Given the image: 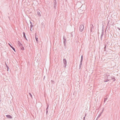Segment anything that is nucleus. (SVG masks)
<instances>
[{"instance_id": "f257e3e1", "label": "nucleus", "mask_w": 120, "mask_h": 120, "mask_svg": "<svg viewBox=\"0 0 120 120\" xmlns=\"http://www.w3.org/2000/svg\"><path fill=\"white\" fill-rule=\"evenodd\" d=\"M63 39L64 40L63 43L64 45V48L66 49V37H65L64 36H63Z\"/></svg>"}, {"instance_id": "f03ea898", "label": "nucleus", "mask_w": 120, "mask_h": 120, "mask_svg": "<svg viewBox=\"0 0 120 120\" xmlns=\"http://www.w3.org/2000/svg\"><path fill=\"white\" fill-rule=\"evenodd\" d=\"M84 26L82 25H81L80 26L79 30L81 32H82L84 29Z\"/></svg>"}, {"instance_id": "7ed1b4c3", "label": "nucleus", "mask_w": 120, "mask_h": 120, "mask_svg": "<svg viewBox=\"0 0 120 120\" xmlns=\"http://www.w3.org/2000/svg\"><path fill=\"white\" fill-rule=\"evenodd\" d=\"M63 63H64L65 65V66H64V67L65 68L66 67V66L67 65V62L66 60L65 59H64L63 60Z\"/></svg>"}, {"instance_id": "20e7f679", "label": "nucleus", "mask_w": 120, "mask_h": 120, "mask_svg": "<svg viewBox=\"0 0 120 120\" xmlns=\"http://www.w3.org/2000/svg\"><path fill=\"white\" fill-rule=\"evenodd\" d=\"M104 35V30H102V32L101 34V35L100 37L101 40L102 41V38L103 36Z\"/></svg>"}, {"instance_id": "39448f33", "label": "nucleus", "mask_w": 120, "mask_h": 120, "mask_svg": "<svg viewBox=\"0 0 120 120\" xmlns=\"http://www.w3.org/2000/svg\"><path fill=\"white\" fill-rule=\"evenodd\" d=\"M104 43L105 47H104V51H105L106 50V47L107 45L108 44V42L106 43Z\"/></svg>"}, {"instance_id": "423d86ee", "label": "nucleus", "mask_w": 120, "mask_h": 120, "mask_svg": "<svg viewBox=\"0 0 120 120\" xmlns=\"http://www.w3.org/2000/svg\"><path fill=\"white\" fill-rule=\"evenodd\" d=\"M6 116L9 119H12V117L10 115H6Z\"/></svg>"}, {"instance_id": "0eeeda50", "label": "nucleus", "mask_w": 120, "mask_h": 120, "mask_svg": "<svg viewBox=\"0 0 120 120\" xmlns=\"http://www.w3.org/2000/svg\"><path fill=\"white\" fill-rule=\"evenodd\" d=\"M8 45L10 46L12 49L15 51V49L14 48V47L13 46H12L11 45L9 44L8 43Z\"/></svg>"}, {"instance_id": "6e6552de", "label": "nucleus", "mask_w": 120, "mask_h": 120, "mask_svg": "<svg viewBox=\"0 0 120 120\" xmlns=\"http://www.w3.org/2000/svg\"><path fill=\"white\" fill-rule=\"evenodd\" d=\"M19 47H20V49L22 50H24V47L22 46V45L20 46H19Z\"/></svg>"}, {"instance_id": "1a4fd4ad", "label": "nucleus", "mask_w": 120, "mask_h": 120, "mask_svg": "<svg viewBox=\"0 0 120 120\" xmlns=\"http://www.w3.org/2000/svg\"><path fill=\"white\" fill-rule=\"evenodd\" d=\"M94 28V26L92 24V26H91V27L90 28V32H92V29H93Z\"/></svg>"}, {"instance_id": "9d476101", "label": "nucleus", "mask_w": 120, "mask_h": 120, "mask_svg": "<svg viewBox=\"0 0 120 120\" xmlns=\"http://www.w3.org/2000/svg\"><path fill=\"white\" fill-rule=\"evenodd\" d=\"M112 79L113 80V82L115 81L116 79L114 76H112L111 77Z\"/></svg>"}, {"instance_id": "9b49d317", "label": "nucleus", "mask_w": 120, "mask_h": 120, "mask_svg": "<svg viewBox=\"0 0 120 120\" xmlns=\"http://www.w3.org/2000/svg\"><path fill=\"white\" fill-rule=\"evenodd\" d=\"M47 108H46V115H47V113H48V107H49V105H47Z\"/></svg>"}, {"instance_id": "f8f14e48", "label": "nucleus", "mask_w": 120, "mask_h": 120, "mask_svg": "<svg viewBox=\"0 0 120 120\" xmlns=\"http://www.w3.org/2000/svg\"><path fill=\"white\" fill-rule=\"evenodd\" d=\"M18 45L19 46L22 45L21 43H20V42L19 41H18Z\"/></svg>"}, {"instance_id": "ddd939ff", "label": "nucleus", "mask_w": 120, "mask_h": 120, "mask_svg": "<svg viewBox=\"0 0 120 120\" xmlns=\"http://www.w3.org/2000/svg\"><path fill=\"white\" fill-rule=\"evenodd\" d=\"M36 34V33H35V38H36V41L37 42V41H38V38H37V35Z\"/></svg>"}, {"instance_id": "4468645a", "label": "nucleus", "mask_w": 120, "mask_h": 120, "mask_svg": "<svg viewBox=\"0 0 120 120\" xmlns=\"http://www.w3.org/2000/svg\"><path fill=\"white\" fill-rule=\"evenodd\" d=\"M23 37L24 38H26V35H25V33L24 32H23Z\"/></svg>"}, {"instance_id": "2eb2a0df", "label": "nucleus", "mask_w": 120, "mask_h": 120, "mask_svg": "<svg viewBox=\"0 0 120 120\" xmlns=\"http://www.w3.org/2000/svg\"><path fill=\"white\" fill-rule=\"evenodd\" d=\"M37 14H38V16H41L40 13V12L39 11H38V12H37Z\"/></svg>"}, {"instance_id": "dca6fc26", "label": "nucleus", "mask_w": 120, "mask_h": 120, "mask_svg": "<svg viewBox=\"0 0 120 120\" xmlns=\"http://www.w3.org/2000/svg\"><path fill=\"white\" fill-rule=\"evenodd\" d=\"M33 25H32V24H31L30 26V30H31V31H32L31 29L32 28V27L33 26Z\"/></svg>"}, {"instance_id": "f3484780", "label": "nucleus", "mask_w": 120, "mask_h": 120, "mask_svg": "<svg viewBox=\"0 0 120 120\" xmlns=\"http://www.w3.org/2000/svg\"><path fill=\"white\" fill-rule=\"evenodd\" d=\"M5 64H6V68L7 69V71H8V70H9V67H8V66H7V65L6 64V63H5Z\"/></svg>"}, {"instance_id": "a211bd4d", "label": "nucleus", "mask_w": 120, "mask_h": 120, "mask_svg": "<svg viewBox=\"0 0 120 120\" xmlns=\"http://www.w3.org/2000/svg\"><path fill=\"white\" fill-rule=\"evenodd\" d=\"M56 4H54V8L55 9H56Z\"/></svg>"}, {"instance_id": "6ab92c4d", "label": "nucleus", "mask_w": 120, "mask_h": 120, "mask_svg": "<svg viewBox=\"0 0 120 120\" xmlns=\"http://www.w3.org/2000/svg\"><path fill=\"white\" fill-rule=\"evenodd\" d=\"M82 61H80V64L79 65L80 66H81L82 64Z\"/></svg>"}, {"instance_id": "aec40b11", "label": "nucleus", "mask_w": 120, "mask_h": 120, "mask_svg": "<svg viewBox=\"0 0 120 120\" xmlns=\"http://www.w3.org/2000/svg\"><path fill=\"white\" fill-rule=\"evenodd\" d=\"M83 60V56L82 55L81 56V61H82Z\"/></svg>"}, {"instance_id": "412c9836", "label": "nucleus", "mask_w": 120, "mask_h": 120, "mask_svg": "<svg viewBox=\"0 0 120 120\" xmlns=\"http://www.w3.org/2000/svg\"><path fill=\"white\" fill-rule=\"evenodd\" d=\"M107 98H104V102L105 103V102L107 100Z\"/></svg>"}, {"instance_id": "4be33fe9", "label": "nucleus", "mask_w": 120, "mask_h": 120, "mask_svg": "<svg viewBox=\"0 0 120 120\" xmlns=\"http://www.w3.org/2000/svg\"><path fill=\"white\" fill-rule=\"evenodd\" d=\"M102 112H101V113L99 114V115L98 116V117H99L101 116V114L102 113Z\"/></svg>"}, {"instance_id": "5701e85b", "label": "nucleus", "mask_w": 120, "mask_h": 120, "mask_svg": "<svg viewBox=\"0 0 120 120\" xmlns=\"http://www.w3.org/2000/svg\"><path fill=\"white\" fill-rule=\"evenodd\" d=\"M41 25L42 26H44V23L43 22H42L41 23Z\"/></svg>"}, {"instance_id": "b1692460", "label": "nucleus", "mask_w": 120, "mask_h": 120, "mask_svg": "<svg viewBox=\"0 0 120 120\" xmlns=\"http://www.w3.org/2000/svg\"><path fill=\"white\" fill-rule=\"evenodd\" d=\"M29 94L30 95V96L32 98V95H31V93H29Z\"/></svg>"}, {"instance_id": "393cba45", "label": "nucleus", "mask_w": 120, "mask_h": 120, "mask_svg": "<svg viewBox=\"0 0 120 120\" xmlns=\"http://www.w3.org/2000/svg\"><path fill=\"white\" fill-rule=\"evenodd\" d=\"M109 80H106L104 81V82H107L109 81Z\"/></svg>"}, {"instance_id": "a878e982", "label": "nucleus", "mask_w": 120, "mask_h": 120, "mask_svg": "<svg viewBox=\"0 0 120 120\" xmlns=\"http://www.w3.org/2000/svg\"><path fill=\"white\" fill-rule=\"evenodd\" d=\"M57 4V2H56V1H55L54 3V4Z\"/></svg>"}, {"instance_id": "bb28decb", "label": "nucleus", "mask_w": 120, "mask_h": 120, "mask_svg": "<svg viewBox=\"0 0 120 120\" xmlns=\"http://www.w3.org/2000/svg\"><path fill=\"white\" fill-rule=\"evenodd\" d=\"M109 76V75H107V78H107V80H109V79H108V76Z\"/></svg>"}, {"instance_id": "cd10ccee", "label": "nucleus", "mask_w": 120, "mask_h": 120, "mask_svg": "<svg viewBox=\"0 0 120 120\" xmlns=\"http://www.w3.org/2000/svg\"><path fill=\"white\" fill-rule=\"evenodd\" d=\"M51 82H52H52H54V81H53V80H51Z\"/></svg>"}, {"instance_id": "c85d7f7f", "label": "nucleus", "mask_w": 120, "mask_h": 120, "mask_svg": "<svg viewBox=\"0 0 120 120\" xmlns=\"http://www.w3.org/2000/svg\"><path fill=\"white\" fill-rule=\"evenodd\" d=\"M117 29H118L119 30H120V28L119 27H118Z\"/></svg>"}, {"instance_id": "c756f323", "label": "nucleus", "mask_w": 120, "mask_h": 120, "mask_svg": "<svg viewBox=\"0 0 120 120\" xmlns=\"http://www.w3.org/2000/svg\"><path fill=\"white\" fill-rule=\"evenodd\" d=\"M30 24H31H31H32V23L30 21Z\"/></svg>"}, {"instance_id": "7c9ffc66", "label": "nucleus", "mask_w": 120, "mask_h": 120, "mask_svg": "<svg viewBox=\"0 0 120 120\" xmlns=\"http://www.w3.org/2000/svg\"><path fill=\"white\" fill-rule=\"evenodd\" d=\"M81 66H80L79 65V69H80L81 68Z\"/></svg>"}, {"instance_id": "2f4dec72", "label": "nucleus", "mask_w": 120, "mask_h": 120, "mask_svg": "<svg viewBox=\"0 0 120 120\" xmlns=\"http://www.w3.org/2000/svg\"><path fill=\"white\" fill-rule=\"evenodd\" d=\"M27 40V39L26 38H25Z\"/></svg>"}, {"instance_id": "473e14b6", "label": "nucleus", "mask_w": 120, "mask_h": 120, "mask_svg": "<svg viewBox=\"0 0 120 120\" xmlns=\"http://www.w3.org/2000/svg\"><path fill=\"white\" fill-rule=\"evenodd\" d=\"M85 116L84 117V119L85 118Z\"/></svg>"}, {"instance_id": "72a5a7b5", "label": "nucleus", "mask_w": 120, "mask_h": 120, "mask_svg": "<svg viewBox=\"0 0 120 120\" xmlns=\"http://www.w3.org/2000/svg\"><path fill=\"white\" fill-rule=\"evenodd\" d=\"M71 37H72V35H71Z\"/></svg>"}, {"instance_id": "f704fd0d", "label": "nucleus", "mask_w": 120, "mask_h": 120, "mask_svg": "<svg viewBox=\"0 0 120 120\" xmlns=\"http://www.w3.org/2000/svg\"><path fill=\"white\" fill-rule=\"evenodd\" d=\"M56 0H54L55 1H56Z\"/></svg>"}]
</instances>
